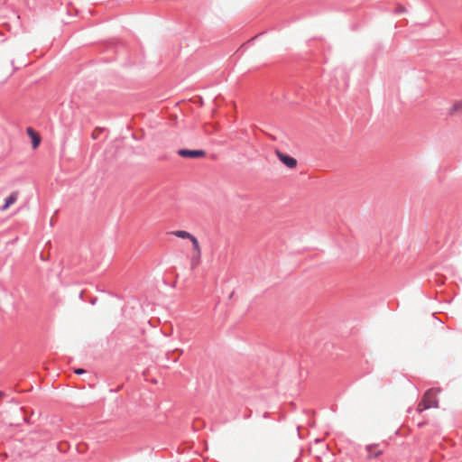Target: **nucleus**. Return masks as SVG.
Returning a JSON list of instances; mask_svg holds the SVG:
<instances>
[{"label": "nucleus", "mask_w": 462, "mask_h": 462, "mask_svg": "<svg viewBox=\"0 0 462 462\" xmlns=\"http://www.w3.org/2000/svg\"><path fill=\"white\" fill-rule=\"evenodd\" d=\"M439 401L436 397V390L434 388L429 389L423 394L419 405V411L428 410L430 408H437Z\"/></svg>", "instance_id": "f257e3e1"}, {"label": "nucleus", "mask_w": 462, "mask_h": 462, "mask_svg": "<svg viewBox=\"0 0 462 462\" xmlns=\"http://www.w3.org/2000/svg\"><path fill=\"white\" fill-rule=\"evenodd\" d=\"M177 154L179 156H180L182 158H186V159H198V158L205 157L206 152L202 149L190 150V149L181 148L177 151Z\"/></svg>", "instance_id": "f03ea898"}, {"label": "nucleus", "mask_w": 462, "mask_h": 462, "mask_svg": "<svg viewBox=\"0 0 462 462\" xmlns=\"http://www.w3.org/2000/svg\"><path fill=\"white\" fill-rule=\"evenodd\" d=\"M276 154L278 159L289 169H294L297 166V160L293 158L292 156L282 152L281 151L277 150Z\"/></svg>", "instance_id": "7ed1b4c3"}, {"label": "nucleus", "mask_w": 462, "mask_h": 462, "mask_svg": "<svg viewBox=\"0 0 462 462\" xmlns=\"http://www.w3.org/2000/svg\"><path fill=\"white\" fill-rule=\"evenodd\" d=\"M26 132L29 137L31 138L32 148L36 149L37 147H39L42 141L40 134L37 132H35L32 127H28Z\"/></svg>", "instance_id": "20e7f679"}, {"label": "nucleus", "mask_w": 462, "mask_h": 462, "mask_svg": "<svg viewBox=\"0 0 462 462\" xmlns=\"http://www.w3.org/2000/svg\"><path fill=\"white\" fill-rule=\"evenodd\" d=\"M17 200V193L12 192L8 197L5 199L4 205L0 208L1 210L7 209L11 205H13Z\"/></svg>", "instance_id": "39448f33"}, {"label": "nucleus", "mask_w": 462, "mask_h": 462, "mask_svg": "<svg viewBox=\"0 0 462 462\" xmlns=\"http://www.w3.org/2000/svg\"><path fill=\"white\" fill-rule=\"evenodd\" d=\"M190 242L192 243L194 252L197 253V260L200 261L201 250L197 237L193 236L190 239Z\"/></svg>", "instance_id": "423d86ee"}, {"label": "nucleus", "mask_w": 462, "mask_h": 462, "mask_svg": "<svg viewBox=\"0 0 462 462\" xmlns=\"http://www.w3.org/2000/svg\"><path fill=\"white\" fill-rule=\"evenodd\" d=\"M374 448H375V445L374 446H373V445H367L366 446V450L368 452L367 457L369 459L375 458V457H379L382 454L381 450L374 452L373 451Z\"/></svg>", "instance_id": "0eeeda50"}, {"label": "nucleus", "mask_w": 462, "mask_h": 462, "mask_svg": "<svg viewBox=\"0 0 462 462\" xmlns=\"http://www.w3.org/2000/svg\"><path fill=\"white\" fill-rule=\"evenodd\" d=\"M177 237L183 239H191L193 235L185 230H177L173 233Z\"/></svg>", "instance_id": "6e6552de"}, {"label": "nucleus", "mask_w": 462, "mask_h": 462, "mask_svg": "<svg viewBox=\"0 0 462 462\" xmlns=\"http://www.w3.org/2000/svg\"><path fill=\"white\" fill-rule=\"evenodd\" d=\"M451 112H460V113H462V100L458 101V102H456L452 106Z\"/></svg>", "instance_id": "1a4fd4ad"}, {"label": "nucleus", "mask_w": 462, "mask_h": 462, "mask_svg": "<svg viewBox=\"0 0 462 462\" xmlns=\"http://www.w3.org/2000/svg\"><path fill=\"white\" fill-rule=\"evenodd\" d=\"M199 261L197 260V254L191 258V267L194 268Z\"/></svg>", "instance_id": "9d476101"}, {"label": "nucleus", "mask_w": 462, "mask_h": 462, "mask_svg": "<svg viewBox=\"0 0 462 462\" xmlns=\"http://www.w3.org/2000/svg\"><path fill=\"white\" fill-rule=\"evenodd\" d=\"M74 373H75L76 374L81 375V374H85V373H86V370H85V369H83V368H75V369H74Z\"/></svg>", "instance_id": "9b49d317"}, {"label": "nucleus", "mask_w": 462, "mask_h": 462, "mask_svg": "<svg viewBox=\"0 0 462 462\" xmlns=\"http://www.w3.org/2000/svg\"><path fill=\"white\" fill-rule=\"evenodd\" d=\"M5 396V393L3 391H0V400Z\"/></svg>", "instance_id": "f8f14e48"}, {"label": "nucleus", "mask_w": 462, "mask_h": 462, "mask_svg": "<svg viewBox=\"0 0 462 462\" xmlns=\"http://www.w3.org/2000/svg\"><path fill=\"white\" fill-rule=\"evenodd\" d=\"M96 301H97V298H95L94 300H91V304L94 305L96 303Z\"/></svg>", "instance_id": "ddd939ff"}]
</instances>
